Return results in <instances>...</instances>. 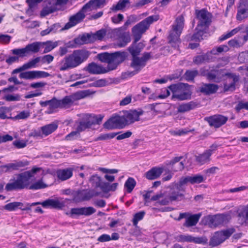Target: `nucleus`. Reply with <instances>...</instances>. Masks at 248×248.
I'll use <instances>...</instances> for the list:
<instances>
[{
	"mask_svg": "<svg viewBox=\"0 0 248 248\" xmlns=\"http://www.w3.org/2000/svg\"><path fill=\"white\" fill-rule=\"evenodd\" d=\"M144 113V111L139 108L126 111L122 116H117L108 119L104 124V128L108 129H113L122 128L123 126L139 121L140 117Z\"/></svg>",
	"mask_w": 248,
	"mask_h": 248,
	"instance_id": "obj_2",
	"label": "nucleus"
},
{
	"mask_svg": "<svg viewBox=\"0 0 248 248\" xmlns=\"http://www.w3.org/2000/svg\"><path fill=\"white\" fill-rule=\"evenodd\" d=\"M11 36L7 34L0 35V43L8 44L11 39Z\"/></svg>",
	"mask_w": 248,
	"mask_h": 248,
	"instance_id": "obj_59",
	"label": "nucleus"
},
{
	"mask_svg": "<svg viewBox=\"0 0 248 248\" xmlns=\"http://www.w3.org/2000/svg\"><path fill=\"white\" fill-rule=\"evenodd\" d=\"M64 100V97L62 100H59L56 97H53L52 99L49 100L45 101H41L39 104L42 107H46L48 106V108L47 110L46 111V113L51 114L55 112L56 109L65 108L67 106L66 102H65Z\"/></svg>",
	"mask_w": 248,
	"mask_h": 248,
	"instance_id": "obj_12",
	"label": "nucleus"
},
{
	"mask_svg": "<svg viewBox=\"0 0 248 248\" xmlns=\"http://www.w3.org/2000/svg\"><path fill=\"white\" fill-rule=\"evenodd\" d=\"M90 94L89 90H82L77 92L69 96H66L64 101L66 102L67 105L72 104L75 101L84 98Z\"/></svg>",
	"mask_w": 248,
	"mask_h": 248,
	"instance_id": "obj_20",
	"label": "nucleus"
},
{
	"mask_svg": "<svg viewBox=\"0 0 248 248\" xmlns=\"http://www.w3.org/2000/svg\"><path fill=\"white\" fill-rule=\"evenodd\" d=\"M227 73L225 69L215 68L208 72L205 75L209 80L219 82L222 78L226 76Z\"/></svg>",
	"mask_w": 248,
	"mask_h": 248,
	"instance_id": "obj_18",
	"label": "nucleus"
},
{
	"mask_svg": "<svg viewBox=\"0 0 248 248\" xmlns=\"http://www.w3.org/2000/svg\"><path fill=\"white\" fill-rule=\"evenodd\" d=\"M120 29H116L118 33L117 46L119 47L125 46L130 41L131 37L129 32H120Z\"/></svg>",
	"mask_w": 248,
	"mask_h": 248,
	"instance_id": "obj_23",
	"label": "nucleus"
},
{
	"mask_svg": "<svg viewBox=\"0 0 248 248\" xmlns=\"http://www.w3.org/2000/svg\"><path fill=\"white\" fill-rule=\"evenodd\" d=\"M89 180L90 182L92 183V184L96 187H99L102 181L101 177L98 176L97 175H93L90 178Z\"/></svg>",
	"mask_w": 248,
	"mask_h": 248,
	"instance_id": "obj_47",
	"label": "nucleus"
},
{
	"mask_svg": "<svg viewBox=\"0 0 248 248\" xmlns=\"http://www.w3.org/2000/svg\"><path fill=\"white\" fill-rule=\"evenodd\" d=\"M19 77L20 78L25 79H35L34 71H30L21 73Z\"/></svg>",
	"mask_w": 248,
	"mask_h": 248,
	"instance_id": "obj_43",
	"label": "nucleus"
},
{
	"mask_svg": "<svg viewBox=\"0 0 248 248\" xmlns=\"http://www.w3.org/2000/svg\"><path fill=\"white\" fill-rule=\"evenodd\" d=\"M90 55V52L86 49L75 50L60 62L59 69L61 71H64L75 68L85 62Z\"/></svg>",
	"mask_w": 248,
	"mask_h": 248,
	"instance_id": "obj_3",
	"label": "nucleus"
},
{
	"mask_svg": "<svg viewBox=\"0 0 248 248\" xmlns=\"http://www.w3.org/2000/svg\"><path fill=\"white\" fill-rule=\"evenodd\" d=\"M41 170V168L33 167L31 170L19 174L16 179H11L9 182L6 184L5 187V190L7 191H11L27 188L30 185L31 178Z\"/></svg>",
	"mask_w": 248,
	"mask_h": 248,
	"instance_id": "obj_4",
	"label": "nucleus"
},
{
	"mask_svg": "<svg viewBox=\"0 0 248 248\" xmlns=\"http://www.w3.org/2000/svg\"><path fill=\"white\" fill-rule=\"evenodd\" d=\"M188 183H190V176L181 178L178 183L175 184V185L180 188V189L185 191V188L184 187V186Z\"/></svg>",
	"mask_w": 248,
	"mask_h": 248,
	"instance_id": "obj_42",
	"label": "nucleus"
},
{
	"mask_svg": "<svg viewBox=\"0 0 248 248\" xmlns=\"http://www.w3.org/2000/svg\"><path fill=\"white\" fill-rule=\"evenodd\" d=\"M184 25V17L183 15H181L176 18L168 37L169 43L174 48L178 47L181 43L179 37L183 29Z\"/></svg>",
	"mask_w": 248,
	"mask_h": 248,
	"instance_id": "obj_6",
	"label": "nucleus"
},
{
	"mask_svg": "<svg viewBox=\"0 0 248 248\" xmlns=\"http://www.w3.org/2000/svg\"><path fill=\"white\" fill-rule=\"evenodd\" d=\"M13 144L18 149L23 148L27 146V141L23 140H16L13 142Z\"/></svg>",
	"mask_w": 248,
	"mask_h": 248,
	"instance_id": "obj_58",
	"label": "nucleus"
},
{
	"mask_svg": "<svg viewBox=\"0 0 248 248\" xmlns=\"http://www.w3.org/2000/svg\"><path fill=\"white\" fill-rule=\"evenodd\" d=\"M32 206L42 205L44 208L61 209L65 206L63 202H60L57 199H48L43 202H36L31 203Z\"/></svg>",
	"mask_w": 248,
	"mask_h": 248,
	"instance_id": "obj_16",
	"label": "nucleus"
},
{
	"mask_svg": "<svg viewBox=\"0 0 248 248\" xmlns=\"http://www.w3.org/2000/svg\"><path fill=\"white\" fill-rule=\"evenodd\" d=\"M176 239L179 242H192V236L190 235H179L176 237Z\"/></svg>",
	"mask_w": 248,
	"mask_h": 248,
	"instance_id": "obj_48",
	"label": "nucleus"
},
{
	"mask_svg": "<svg viewBox=\"0 0 248 248\" xmlns=\"http://www.w3.org/2000/svg\"><path fill=\"white\" fill-rule=\"evenodd\" d=\"M183 158L182 156L175 157L169 162L168 165L174 171H181L184 168V163L183 161H181Z\"/></svg>",
	"mask_w": 248,
	"mask_h": 248,
	"instance_id": "obj_30",
	"label": "nucleus"
},
{
	"mask_svg": "<svg viewBox=\"0 0 248 248\" xmlns=\"http://www.w3.org/2000/svg\"><path fill=\"white\" fill-rule=\"evenodd\" d=\"M42 42H35L29 44L24 48L14 49L12 50V53L18 55L19 57H24L31 54L38 52L40 50Z\"/></svg>",
	"mask_w": 248,
	"mask_h": 248,
	"instance_id": "obj_11",
	"label": "nucleus"
},
{
	"mask_svg": "<svg viewBox=\"0 0 248 248\" xmlns=\"http://www.w3.org/2000/svg\"><path fill=\"white\" fill-rule=\"evenodd\" d=\"M22 206H23V203L16 202H10L6 204L4 206V208L5 210L10 211L15 210L17 208H19L22 211H27L31 210V207L32 206V205H31V203H26V206L24 208H22Z\"/></svg>",
	"mask_w": 248,
	"mask_h": 248,
	"instance_id": "obj_27",
	"label": "nucleus"
},
{
	"mask_svg": "<svg viewBox=\"0 0 248 248\" xmlns=\"http://www.w3.org/2000/svg\"><path fill=\"white\" fill-rule=\"evenodd\" d=\"M47 185L42 181V179L30 186V189H39L47 187Z\"/></svg>",
	"mask_w": 248,
	"mask_h": 248,
	"instance_id": "obj_45",
	"label": "nucleus"
},
{
	"mask_svg": "<svg viewBox=\"0 0 248 248\" xmlns=\"http://www.w3.org/2000/svg\"><path fill=\"white\" fill-rule=\"evenodd\" d=\"M73 170V169L70 168L58 170L56 171L57 177L62 181L66 180L72 176Z\"/></svg>",
	"mask_w": 248,
	"mask_h": 248,
	"instance_id": "obj_31",
	"label": "nucleus"
},
{
	"mask_svg": "<svg viewBox=\"0 0 248 248\" xmlns=\"http://www.w3.org/2000/svg\"><path fill=\"white\" fill-rule=\"evenodd\" d=\"M83 70L93 75H101L108 73L106 67L95 62L88 63L83 68Z\"/></svg>",
	"mask_w": 248,
	"mask_h": 248,
	"instance_id": "obj_17",
	"label": "nucleus"
},
{
	"mask_svg": "<svg viewBox=\"0 0 248 248\" xmlns=\"http://www.w3.org/2000/svg\"><path fill=\"white\" fill-rule=\"evenodd\" d=\"M96 212L93 207L73 208L71 209V214L78 216L84 215L89 216Z\"/></svg>",
	"mask_w": 248,
	"mask_h": 248,
	"instance_id": "obj_28",
	"label": "nucleus"
},
{
	"mask_svg": "<svg viewBox=\"0 0 248 248\" xmlns=\"http://www.w3.org/2000/svg\"><path fill=\"white\" fill-rule=\"evenodd\" d=\"M232 232L229 230L217 232L211 238L209 245L213 247L217 246L229 238Z\"/></svg>",
	"mask_w": 248,
	"mask_h": 248,
	"instance_id": "obj_15",
	"label": "nucleus"
},
{
	"mask_svg": "<svg viewBox=\"0 0 248 248\" xmlns=\"http://www.w3.org/2000/svg\"><path fill=\"white\" fill-rule=\"evenodd\" d=\"M132 133L131 131H127L124 133L121 134L119 135L117 137L116 139L117 140H122L123 139H125L126 138H129L132 135Z\"/></svg>",
	"mask_w": 248,
	"mask_h": 248,
	"instance_id": "obj_62",
	"label": "nucleus"
},
{
	"mask_svg": "<svg viewBox=\"0 0 248 248\" xmlns=\"http://www.w3.org/2000/svg\"><path fill=\"white\" fill-rule=\"evenodd\" d=\"M218 89V86L213 83H202L199 87V91L206 95L216 93Z\"/></svg>",
	"mask_w": 248,
	"mask_h": 248,
	"instance_id": "obj_26",
	"label": "nucleus"
},
{
	"mask_svg": "<svg viewBox=\"0 0 248 248\" xmlns=\"http://www.w3.org/2000/svg\"><path fill=\"white\" fill-rule=\"evenodd\" d=\"M136 185L135 180L131 177H129L125 182L124 186L127 188L128 193L131 192Z\"/></svg>",
	"mask_w": 248,
	"mask_h": 248,
	"instance_id": "obj_41",
	"label": "nucleus"
},
{
	"mask_svg": "<svg viewBox=\"0 0 248 248\" xmlns=\"http://www.w3.org/2000/svg\"><path fill=\"white\" fill-rule=\"evenodd\" d=\"M54 60V57L51 55H46L42 58L43 63H47L48 64L52 62Z\"/></svg>",
	"mask_w": 248,
	"mask_h": 248,
	"instance_id": "obj_63",
	"label": "nucleus"
},
{
	"mask_svg": "<svg viewBox=\"0 0 248 248\" xmlns=\"http://www.w3.org/2000/svg\"><path fill=\"white\" fill-rule=\"evenodd\" d=\"M35 79L49 77L50 75L46 72L42 71H34Z\"/></svg>",
	"mask_w": 248,
	"mask_h": 248,
	"instance_id": "obj_56",
	"label": "nucleus"
},
{
	"mask_svg": "<svg viewBox=\"0 0 248 248\" xmlns=\"http://www.w3.org/2000/svg\"><path fill=\"white\" fill-rule=\"evenodd\" d=\"M184 192L185 191L174 184L169 193V199L170 202L181 201L185 199Z\"/></svg>",
	"mask_w": 248,
	"mask_h": 248,
	"instance_id": "obj_21",
	"label": "nucleus"
},
{
	"mask_svg": "<svg viewBox=\"0 0 248 248\" xmlns=\"http://www.w3.org/2000/svg\"><path fill=\"white\" fill-rule=\"evenodd\" d=\"M109 183L102 181L99 187L104 193H107L109 192Z\"/></svg>",
	"mask_w": 248,
	"mask_h": 248,
	"instance_id": "obj_61",
	"label": "nucleus"
},
{
	"mask_svg": "<svg viewBox=\"0 0 248 248\" xmlns=\"http://www.w3.org/2000/svg\"><path fill=\"white\" fill-rule=\"evenodd\" d=\"M214 149H209L203 154L196 156V161L201 164H203L210 161V157L212 154Z\"/></svg>",
	"mask_w": 248,
	"mask_h": 248,
	"instance_id": "obj_36",
	"label": "nucleus"
},
{
	"mask_svg": "<svg viewBox=\"0 0 248 248\" xmlns=\"http://www.w3.org/2000/svg\"><path fill=\"white\" fill-rule=\"evenodd\" d=\"M20 98V95L18 94L15 95L8 94L4 97V99L7 101H19Z\"/></svg>",
	"mask_w": 248,
	"mask_h": 248,
	"instance_id": "obj_57",
	"label": "nucleus"
},
{
	"mask_svg": "<svg viewBox=\"0 0 248 248\" xmlns=\"http://www.w3.org/2000/svg\"><path fill=\"white\" fill-rule=\"evenodd\" d=\"M208 60V56L207 55H199L195 58L193 62L197 64H200Z\"/></svg>",
	"mask_w": 248,
	"mask_h": 248,
	"instance_id": "obj_51",
	"label": "nucleus"
},
{
	"mask_svg": "<svg viewBox=\"0 0 248 248\" xmlns=\"http://www.w3.org/2000/svg\"><path fill=\"white\" fill-rule=\"evenodd\" d=\"M162 172L163 169L153 168L145 173V176L149 180H154L159 177Z\"/></svg>",
	"mask_w": 248,
	"mask_h": 248,
	"instance_id": "obj_35",
	"label": "nucleus"
},
{
	"mask_svg": "<svg viewBox=\"0 0 248 248\" xmlns=\"http://www.w3.org/2000/svg\"><path fill=\"white\" fill-rule=\"evenodd\" d=\"M248 17V0H241L237 7L236 19L242 20Z\"/></svg>",
	"mask_w": 248,
	"mask_h": 248,
	"instance_id": "obj_22",
	"label": "nucleus"
},
{
	"mask_svg": "<svg viewBox=\"0 0 248 248\" xmlns=\"http://www.w3.org/2000/svg\"><path fill=\"white\" fill-rule=\"evenodd\" d=\"M94 3V1L93 0H90L76 14L71 16L69 17L68 22L60 30V31L68 30L81 22L85 17V13L92 10V7L93 6Z\"/></svg>",
	"mask_w": 248,
	"mask_h": 248,
	"instance_id": "obj_7",
	"label": "nucleus"
},
{
	"mask_svg": "<svg viewBox=\"0 0 248 248\" xmlns=\"http://www.w3.org/2000/svg\"><path fill=\"white\" fill-rule=\"evenodd\" d=\"M187 84L179 83L170 85L169 88L172 92V97L177 98L179 100H184L190 98L191 92L186 89Z\"/></svg>",
	"mask_w": 248,
	"mask_h": 248,
	"instance_id": "obj_10",
	"label": "nucleus"
},
{
	"mask_svg": "<svg viewBox=\"0 0 248 248\" xmlns=\"http://www.w3.org/2000/svg\"><path fill=\"white\" fill-rule=\"evenodd\" d=\"M58 124L57 122H53L51 124H46L41 127V130L42 134L45 136H47L53 132H54L58 128Z\"/></svg>",
	"mask_w": 248,
	"mask_h": 248,
	"instance_id": "obj_34",
	"label": "nucleus"
},
{
	"mask_svg": "<svg viewBox=\"0 0 248 248\" xmlns=\"http://www.w3.org/2000/svg\"><path fill=\"white\" fill-rule=\"evenodd\" d=\"M190 183L192 184L201 183L204 180L203 177L201 175H195L190 176Z\"/></svg>",
	"mask_w": 248,
	"mask_h": 248,
	"instance_id": "obj_52",
	"label": "nucleus"
},
{
	"mask_svg": "<svg viewBox=\"0 0 248 248\" xmlns=\"http://www.w3.org/2000/svg\"><path fill=\"white\" fill-rule=\"evenodd\" d=\"M145 214V212L144 211H140L135 214L134 217L133 218V223L135 226H137L138 223L139 221L142 219L144 215Z\"/></svg>",
	"mask_w": 248,
	"mask_h": 248,
	"instance_id": "obj_46",
	"label": "nucleus"
},
{
	"mask_svg": "<svg viewBox=\"0 0 248 248\" xmlns=\"http://www.w3.org/2000/svg\"><path fill=\"white\" fill-rule=\"evenodd\" d=\"M110 240V236L108 234H103L100 235L98 238L97 241L100 242H105Z\"/></svg>",
	"mask_w": 248,
	"mask_h": 248,
	"instance_id": "obj_64",
	"label": "nucleus"
},
{
	"mask_svg": "<svg viewBox=\"0 0 248 248\" xmlns=\"http://www.w3.org/2000/svg\"><path fill=\"white\" fill-rule=\"evenodd\" d=\"M138 42L134 39L132 44L128 47L127 50L131 55L130 66L134 70L124 73L123 76L125 78L132 77L140 72L146 66L147 61L152 57L150 52H144L141 57H139L145 44L143 42L137 43Z\"/></svg>",
	"mask_w": 248,
	"mask_h": 248,
	"instance_id": "obj_1",
	"label": "nucleus"
},
{
	"mask_svg": "<svg viewBox=\"0 0 248 248\" xmlns=\"http://www.w3.org/2000/svg\"><path fill=\"white\" fill-rule=\"evenodd\" d=\"M204 30L205 28H198L197 26L196 28V32L192 35L191 40L196 42L202 40V36L205 32Z\"/></svg>",
	"mask_w": 248,
	"mask_h": 248,
	"instance_id": "obj_38",
	"label": "nucleus"
},
{
	"mask_svg": "<svg viewBox=\"0 0 248 248\" xmlns=\"http://www.w3.org/2000/svg\"><path fill=\"white\" fill-rule=\"evenodd\" d=\"M126 56V53L124 51H116L111 53H99L97 57L101 62L108 64L106 68L109 72L115 70L118 66L125 60Z\"/></svg>",
	"mask_w": 248,
	"mask_h": 248,
	"instance_id": "obj_5",
	"label": "nucleus"
},
{
	"mask_svg": "<svg viewBox=\"0 0 248 248\" xmlns=\"http://www.w3.org/2000/svg\"><path fill=\"white\" fill-rule=\"evenodd\" d=\"M198 104L194 101H190L187 103H183L179 106L177 111L180 113H184L196 108Z\"/></svg>",
	"mask_w": 248,
	"mask_h": 248,
	"instance_id": "obj_33",
	"label": "nucleus"
},
{
	"mask_svg": "<svg viewBox=\"0 0 248 248\" xmlns=\"http://www.w3.org/2000/svg\"><path fill=\"white\" fill-rule=\"evenodd\" d=\"M202 216V213L191 215V214L186 219L183 226L187 228L195 226L198 222L200 217Z\"/></svg>",
	"mask_w": 248,
	"mask_h": 248,
	"instance_id": "obj_32",
	"label": "nucleus"
},
{
	"mask_svg": "<svg viewBox=\"0 0 248 248\" xmlns=\"http://www.w3.org/2000/svg\"><path fill=\"white\" fill-rule=\"evenodd\" d=\"M229 50V48L226 45L220 46L216 48V52H214V54L216 55L218 53H221L223 52H227Z\"/></svg>",
	"mask_w": 248,
	"mask_h": 248,
	"instance_id": "obj_60",
	"label": "nucleus"
},
{
	"mask_svg": "<svg viewBox=\"0 0 248 248\" xmlns=\"http://www.w3.org/2000/svg\"><path fill=\"white\" fill-rule=\"evenodd\" d=\"M42 45H45V47L43 53H46L51 51L58 46V42H52L50 41L42 42Z\"/></svg>",
	"mask_w": 248,
	"mask_h": 248,
	"instance_id": "obj_40",
	"label": "nucleus"
},
{
	"mask_svg": "<svg viewBox=\"0 0 248 248\" xmlns=\"http://www.w3.org/2000/svg\"><path fill=\"white\" fill-rule=\"evenodd\" d=\"M228 78L232 79V81L230 84H227V83H224L223 84V90L225 92H233L235 90L236 83L239 80V77L235 73H227L226 76Z\"/></svg>",
	"mask_w": 248,
	"mask_h": 248,
	"instance_id": "obj_25",
	"label": "nucleus"
},
{
	"mask_svg": "<svg viewBox=\"0 0 248 248\" xmlns=\"http://www.w3.org/2000/svg\"><path fill=\"white\" fill-rule=\"evenodd\" d=\"M205 120L208 122L210 126L218 128L227 122L228 117L220 114H217L209 117H206Z\"/></svg>",
	"mask_w": 248,
	"mask_h": 248,
	"instance_id": "obj_19",
	"label": "nucleus"
},
{
	"mask_svg": "<svg viewBox=\"0 0 248 248\" xmlns=\"http://www.w3.org/2000/svg\"><path fill=\"white\" fill-rule=\"evenodd\" d=\"M107 31L105 29H102L96 32L95 34L92 35V37L98 40H101L106 35Z\"/></svg>",
	"mask_w": 248,
	"mask_h": 248,
	"instance_id": "obj_49",
	"label": "nucleus"
},
{
	"mask_svg": "<svg viewBox=\"0 0 248 248\" xmlns=\"http://www.w3.org/2000/svg\"><path fill=\"white\" fill-rule=\"evenodd\" d=\"M242 109L248 110V102L239 101L235 108V109L237 112H239Z\"/></svg>",
	"mask_w": 248,
	"mask_h": 248,
	"instance_id": "obj_55",
	"label": "nucleus"
},
{
	"mask_svg": "<svg viewBox=\"0 0 248 248\" xmlns=\"http://www.w3.org/2000/svg\"><path fill=\"white\" fill-rule=\"evenodd\" d=\"M29 165V162L27 161H20L15 163H11L5 165L0 166L1 168L4 169L5 172L11 171L14 170H17L20 168L24 167Z\"/></svg>",
	"mask_w": 248,
	"mask_h": 248,
	"instance_id": "obj_29",
	"label": "nucleus"
},
{
	"mask_svg": "<svg viewBox=\"0 0 248 248\" xmlns=\"http://www.w3.org/2000/svg\"><path fill=\"white\" fill-rule=\"evenodd\" d=\"M195 14L199 20L197 25L198 28L208 27L211 24L212 16L207 10L203 9L200 10H196Z\"/></svg>",
	"mask_w": 248,
	"mask_h": 248,
	"instance_id": "obj_14",
	"label": "nucleus"
},
{
	"mask_svg": "<svg viewBox=\"0 0 248 248\" xmlns=\"http://www.w3.org/2000/svg\"><path fill=\"white\" fill-rule=\"evenodd\" d=\"M107 83L106 79H100L91 83V86L95 87H102L107 86Z\"/></svg>",
	"mask_w": 248,
	"mask_h": 248,
	"instance_id": "obj_50",
	"label": "nucleus"
},
{
	"mask_svg": "<svg viewBox=\"0 0 248 248\" xmlns=\"http://www.w3.org/2000/svg\"><path fill=\"white\" fill-rule=\"evenodd\" d=\"M159 19V16H150L135 25L132 29V32L136 41H139L142 34L149 28L151 24Z\"/></svg>",
	"mask_w": 248,
	"mask_h": 248,
	"instance_id": "obj_8",
	"label": "nucleus"
},
{
	"mask_svg": "<svg viewBox=\"0 0 248 248\" xmlns=\"http://www.w3.org/2000/svg\"><path fill=\"white\" fill-rule=\"evenodd\" d=\"M40 61V57H36V58L31 60L27 63L24 64L27 69L35 67L36 63H38Z\"/></svg>",
	"mask_w": 248,
	"mask_h": 248,
	"instance_id": "obj_53",
	"label": "nucleus"
},
{
	"mask_svg": "<svg viewBox=\"0 0 248 248\" xmlns=\"http://www.w3.org/2000/svg\"><path fill=\"white\" fill-rule=\"evenodd\" d=\"M130 3V0H119L115 5H113L111 10L116 12L124 9L127 4Z\"/></svg>",
	"mask_w": 248,
	"mask_h": 248,
	"instance_id": "obj_39",
	"label": "nucleus"
},
{
	"mask_svg": "<svg viewBox=\"0 0 248 248\" xmlns=\"http://www.w3.org/2000/svg\"><path fill=\"white\" fill-rule=\"evenodd\" d=\"M205 218L206 223L212 228L226 224L230 219V216L227 214H217L214 216L209 215Z\"/></svg>",
	"mask_w": 248,
	"mask_h": 248,
	"instance_id": "obj_13",
	"label": "nucleus"
},
{
	"mask_svg": "<svg viewBox=\"0 0 248 248\" xmlns=\"http://www.w3.org/2000/svg\"><path fill=\"white\" fill-rule=\"evenodd\" d=\"M97 193H94L93 191L83 190L78 191L74 197V200L76 202L85 201L90 200L93 196H97Z\"/></svg>",
	"mask_w": 248,
	"mask_h": 248,
	"instance_id": "obj_24",
	"label": "nucleus"
},
{
	"mask_svg": "<svg viewBox=\"0 0 248 248\" xmlns=\"http://www.w3.org/2000/svg\"><path fill=\"white\" fill-rule=\"evenodd\" d=\"M103 118V117L101 115L85 114L79 122L77 130L78 132H81L91 128L92 125L99 124Z\"/></svg>",
	"mask_w": 248,
	"mask_h": 248,
	"instance_id": "obj_9",
	"label": "nucleus"
},
{
	"mask_svg": "<svg viewBox=\"0 0 248 248\" xmlns=\"http://www.w3.org/2000/svg\"><path fill=\"white\" fill-rule=\"evenodd\" d=\"M198 75V71L197 70H187L185 74V78L187 80L192 81Z\"/></svg>",
	"mask_w": 248,
	"mask_h": 248,
	"instance_id": "obj_44",
	"label": "nucleus"
},
{
	"mask_svg": "<svg viewBox=\"0 0 248 248\" xmlns=\"http://www.w3.org/2000/svg\"><path fill=\"white\" fill-rule=\"evenodd\" d=\"M238 217L240 223L242 225L248 224V205L238 214Z\"/></svg>",
	"mask_w": 248,
	"mask_h": 248,
	"instance_id": "obj_37",
	"label": "nucleus"
},
{
	"mask_svg": "<svg viewBox=\"0 0 248 248\" xmlns=\"http://www.w3.org/2000/svg\"><path fill=\"white\" fill-rule=\"evenodd\" d=\"M246 42L244 41L243 42H241L236 39L234 38L230 40L228 42L229 45L233 47H239L242 46Z\"/></svg>",
	"mask_w": 248,
	"mask_h": 248,
	"instance_id": "obj_54",
	"label": "nucleus"
}]
</instances>
